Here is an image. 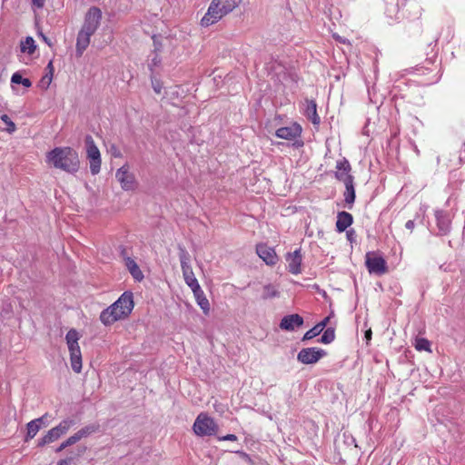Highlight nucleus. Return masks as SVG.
Listing matches in <instances>:
<instances>
[{"mask_svg":"<svg viewBox=\"0 0 465 465\" xmlns=\"http://www.w3.org/2000/svg\"><path fill=\"white\" fill-rule=\"evenodd\" d=\"M134 307V294L124 292L113 304L102 311L100 321L105 326L125 320L132 313Z\"/></svg>","mask_w":465,"mask_h":465,"instance_id":"f257e3e1","label":"nucleus"},{"mask_svg":"<svg viewBox=\"0 0 465 465\" xmlns=\"http://www.w3.org/2000/svg\"><path fill=\"white\" fill-rule=\"evenodd\" d=\"M45 162L50 166L69 173H76L80 167L77 152L69 146L54 148L46 153Z\"/></svg>","mask_w":465,"mask_h":465,"instance_id":"f03ea898","label":"nucleus"},{"mask_svg":"<svg viewBox=\"0 0 465 465\" xmlns=\"http://www.w3.org/2000/svg\"><path fill=\"white\" fill-rule=\"evenodd\" d=\"M242 0H213L207 13L201 20L203 26H209L217 23L227 14L235 9Z\"/></svg>","mask_w":465,"mask_h":465,"instance_id":"7ed1b4c3","label":"nucleus"},{"mask_svg":"<svg viewBox=\"0 0 465 465\" xmlns=\"http://www.w3.org/2000/svg\"><path fill=\"white\" fill-rule=\"evenodd\" d=\"M218 429L214 420L204 412L197 416L193 426V432L200 437L215 435Z\"/></svg>","mask_w":465,"mask_h":465,"instance_id":"20e7f679","label":"nucleus"},{"mask_svg":"<svg viewBox=\"0 0 465 465\" xmlns=\"http://www.w3.org/2000/svg\"><path fill=\"white\" fill-rule=\"evenodd\" d=\"M115 179L120 183L121 188L126 192H134L139 186L135 174L127 163L116 170Z\"/></svg>","mask_w":465,"mask_h":465,"instance_id":"39448f33","label":"nucleus"},{"mask_svg":"<svg viewBox=\"0 0 465 465\" xmlns=\"http://www.w3.org/2000/svg\"><path fill=\"white\" fill-rule=\"evenodd\" d=\"M365 266L371 274L383 275L388 272L387 262L378 252H366Z\"/></svg>","mask_w":465,"mask_h":465,"instance_id":"423d86ee","label":"nucleus"},{"mask_svg":"<svg viewBox=\"0 0 465 465\" xmlns=\"http://www.w3.org/2000/svg\"><path fill=\"white\" fill-rule=\"evenodd\" d=\"M86 158L90 163L92 174H97L101 170L102 159L98 147L91 135L85 137Z\"/></svg>","mask_w":465,"mask_h":465,"instance_id":"0eeeda50","label":"nucleus"},{"mask_svg":"<svg viewBox=\"0 0 465 465\" xmlns=\"http://www.w3.org/2000/svg\"><path fill=\"white\" fill-rule=\"evenodd\" d=\"M180 262L181 267L183 271V275L186 284L192 289H197L199 287V282L194 276L193 269L189 264V254L186 251L182 250L180 253Z\"/></svg>","mask_w":465,"mask_h":465,"instance_id":"6e6552de","label":"nucleus"},{"mask_svg":"<svg viewBox=\"0 0 465 465\" xmlns=\"http://www.w3.org/2000/svg\"><path fill=\"white\" fill-rule=\"evenodd\" d=\"M326 355V351L322 349L311 347L302 349L298 355V361L302 364H314Z\"/></svg>","mask_w":465,"mask_h":465,"instance_id":"1a4fd4ad","label":"nucleus"},{"mask_svg":"<svg viewBox=\"0 0 465 465\" xmlns=\"http://www.w3.org/2000/svg\"><path fill=\"white\" fill-rule=\"evenodd\" d=\"M101 19L102 11L93 6L87 11L81 29L94 34L100 25Z\"/></svg>","mask_w":465,"mask_h":465,"instance_id":"9d476101","label":"nucleus"},{"mask_svg":"<svg viewBox=\"0 0 465 465\" xmlns=\"http://www.w3.org/2000/svg\"><path fill=\"white\" fill-rule=\"evenodd\" d=\"M72 421L63 420L58 426L49 430L47 433L39 440L38 446L52 443L65 434L70 429Z\"/></svg>","mask_w":465,"mask_h":465,"instance_id":"9b49d317","label":"nucleus"},{"mask_svg":"<svg viewBox=\"0 0 465 465\" xmlns=\"http://www.w3.org/2000/svg\"><path fill=\"white\" fill-rule=\"evenodd\" d=\"M256 253L258 256L270 266L275 265L279 260L275 250L267 243H258L256 245Z\"/></svg>","mask_w":465,"mask_h":465,"instance_id":"f8f14e48","label":"nucleus"},{"mask_svg":"<svg viewBox=\"0 0 465 465\" xmlns=\"http://www.w3.org/2000/svg\"><path fill=\"white\" fill-rule=\"evenodd\" d=\"M302 132V126L298 123H292L289 126L278 128L275 135L281 139L292 141L301 137Z\"/></svg>","mask_w":465,"mask_h":465,"instance_id":"ddd939ff","label":"nucleus"},{"mask_svg":"<svg viewBox=\"0 0 465 465\" xmlns=\"http://www.w3.org/2000/svg\"><path fill=\"white\" fill-rule=\"evenodd\" d=\"M336 168L337 172L335 173V177L339 181L342 182L343 183H348L349 182L353 181V177L350 173L351 167L346 159L337 162Z\"/></svg>","mask_w":465,"mask_h":465,"instance_id":"4468645a","label":"nucleus"},{"mask_svg":"<svg viewBox=\"0 0 465 465\" xmlns=\"http://www.w3.org/2000/svg\"><path fill=\"white\" fill-rule=\"evenodd\" d=\"M302 254L300 250H296L293 252H290L286 255V262L288 263V271L292 274H299L302 265Z\"/></svg>","mask_w":465,"mask_h":465,"instance_id":"2eb2a0df","label":"nucleus"},{"mask_svg":"<svg viewBox=\"0 0 465 465\" xmlns=\"http://www.w3.org/2000/svg\"><path fill=\"white\" fill-rule=\"evenodd\" d=\"M303 324V319L299 314H290L283 317L280 322V328L285 331H293Z\"/></svg>","mask_w":465,"mask_h":465,"instance_id":"dca6fc26","label":"nucleus"},{"mask_svg":"<svg viewBox=\"0 0 465 465\" xmlns=\"http://www.w3.org/2000/svg\"><path fill=\"white\" fill-rule=\"evenodd\" d=\"M93 35H94L93 33H90V32H87V31H84L82 29L79 31V33L77 35L76 46H75L76 47V54L78 57L83 55L84 52L86 50V48L90 45V39Z\"/></svg>","mask_w":465,"mask_h":465,"instance_id":"f3484780","label":"nucleus"},{"mask_svg":"<svg viewBox=\"0 0 465 465\" xmlns=\"http://www.w3.org/2000/svg\"><path fill=\"white\" fill-rule=\"evenodd\" d=\"M66 343L70 353L81 351L78 341L80 334L75 329L68 331L65 336Z\"/></svg>","mask_w":465,"mask_h":465,"instance_id":"a211bd4d","label":"nucleus"},{"mask_svg":"<svg viewBox=\"0 0 465 465\" xmlns=\"http://www.w3.org/2000/svg\"><path fill=\"white\" fill-rule=\"evenodd\" d=\"M353 217L347 212H340L337 215L336 230L339 232H344L348 227L352 224Z\"/></svg>","mask_w":465,"mask_h":465,"instance_id":"6ab92c4d","label":"nucleus"},{"mask_svg":"<svg viewBox=\"0 0 465 465\" xmlns=\"http://www.w3.org/2000/svg\"><path fill=\"white\" fill-rule=\"evenodd\" d=\"M305 116L314 124L319 125L321 118L317 113V104L314 100H306Z\"/></svg>","mask_w":465,"mask_h":465,"instance_id":"aec40b11","label":"nucleus"},{"mask_svg":"<svg viewBox=\"0 0 465 465\" xmlns=\"http://www.w3.org/2000/svg\"><path fill=\"white\" fill-rule=\"evenodd\" d=\"M46 416H47V414H45L40 418H37L35 420H33L27 423V425H26L27 432H26L25 441H28L29 440H32L33 438H35V436L37 434V432L41 429L44 419Z\"/></svg>","mask_w":465,"mask_h":465,"instance_id":"412c9836","label":"nucleus"},{"mask_svg":"<svg viewBox=\"0 0 465 465\" xmlns=\"http://www.w3.org/2000/svg\"><path fill=\"white\" fill-rule=\"evenodd\" d=\"M196 300L197 304L201 307L203 312L205 314H208L210 312V303L208 299L205 297L203 291L201 286L197 287V289L192 290Z\"/></svg>","mask_w":465,"mask_h":465,"instance_id":"4be33fe9","label":"nucleus"},{"mask_svg":"<svg viewBox=\"0 0 465 465\" xmlns=\"http://www.w3.org/2000/svg\"><path fill=\"white\" fill-rule=\"evenodd\" d=\"M93 431H94V430L91 429L90 427H85V428L81 429L76 433H74V435L70 436L66 440H64L62 443V448H66L68 446H71V445L76 443L81 439H83L84 437H86L87 435H89Z\"/></svg>","mask_w":465,"mask_h":465,"instance_id":"5701e85b","label":"nucleus"},{"mask_svg":"<svg viewBox=\"0 0 465 465\" xmlns=\"http://www.w3.org/2000/svg\"><path fill=\"white\" fill-rule=\"evenodd\" d=\"M125 266L135 281L141 282L143 279V274L134 259L127 258L125 260Z\"/></svg>","mask_w":465,"mask_h":465,"instance_id":"b1692460","label":"nucleus"},{"mask_svg":"<svg viewBox=\"0 0 465 465\" xmlns=\"http://www.w3.org/2000/svg\"><path fill=\"white\" fill-rule=\"evenodd\" d=\"M153 45H154V50H153V57L151 60V63L149 64V69L153 71L154 68L159 67L162 64V57H161V44L156 41V37H153Z\"/></svg>","mask_w":465,"mask_h":465,"instance_id":"393cba45","label":"nucleus"},{"mask_svg":"<svg viewBox=\"0 0 465 465\" xmlns=\"http://www.w3.org/2000/svg\"><path fill=\"white\" fill-rule=\"evenodd\" d=\"M20 49L22 53H26L28 54H34L36 49L34 38L31 36L25 37V40L21 41Z\"/></svg>","mask_w":465,"mask_h":465,"instance_id":"a878e982","label":"nucleus"},{"mask_svg":"<svg viewBox=\"0 0 465 465\" xmlns=\"http://www.w3.org/2000/svg\"><path fill=\"white\" fill-rule=\"evenodd\" d=\"M436 218L438 222V225L441 232H446L449 231L450 226V219L444 214L443 212L438 211L436 212Z\"/></svg>","mask_w":465,"mask_h":465,"instance_id":"bb28decb","label":"nucleus"},{"mask_svg":"<svg viewBox=\"0 0 465 465\" xmlns=\"http://www.w3.org/2000/svg\"><path fill=\"white\" fill-rule=\"evenodd\" d=\"M345 192H344V201L346 203L351 205L355 201V190L353 185V181L349 182L348 183H344Z\"/></svg>","mask_w":465,"mask_h":465,"instance_id":"cd10ccee","label":"nucleus"},{"mask_svg":"<svg viewBox=\"0 0 465 465\" xmlns=\"http://www.w3.org/2000/svg\"><path fill=\"white\" fill-rule=\"evenodd\" d=\"M71 366L74 372L79 373L82 370L81 351L70 353Z\"/></svg>","mask_w":465,"mask_h":465,"instance_id":"c85d7f7f","label":"nucleus"},{"mask_svg":"<svg viewBox=\"0 0 465 465\" xmlns=\"http://www.w3.org/2000/svg\"><path fill=\"white\" fill-rule=\"evenodd\" d=\"M414 347L419 351H428V352L431 351L430 342L426 338L417 337L415 339V341H414Z\"/></svg>","mask_w":465,"mask_h":465,"instance_id":"c756f323","label":"nucleus"},{"mask_svg":"<svg viewBox=\"0 0 465 465\" xmlns=\"http://www.w3.org/2000/svg\"><path fill=\"white\" fill-rule=\"evenodd\" d=\"M335 339V330L333 328H327L322 335L320 341L324 344L332 342Z\"/></svg>","mask_w":465,"mask_h":465,"instance_id":"7c9ffc66","label":"nucleus"},{"mask_svg":"<svg viewBox=\"0 0 465 465\" xmlns=\"http://www.w3.org/2000/svg\"><path fill=\"white\" fill-rule=\"evenodd\" d=\"M11 82L16 84H21L25 87H30L32 85V82L30 81V79L23 78V76L18 72L13 74L11 77Z\"/></svg>","mask_w":465,"mask_h":465,"instance_id":"2f4dec72","label":"nucleus"},{"mask_svg":"<svg viewBox=\"0 0 465 465\" xmlns=\"http://www.w3.org/2000/svg\"><path fill=\"white\" fill-rule=\"evenodd\" d=\"M277 294H278V292L273 285L268 284L263 287V293H262L263 299L272 298V297H275Z\"/></svg>","mask_w":465,"mask_h":465,"instance_id":"473e14b6","label":"nucleus"},{"mask_svg":"<svg viewBox=\"0 0 465 465\" xmlns=\"http://www.w3.org/2000/svg\"><path fill=\"white\" fill-rule=\"evenodd\" d=\"M1 120L5 124V131L9 134H12L15 131L16 126L15 123L10 119L7 114L1 115Z\"/></svg>","mask_w":465,"mask_h":465,"instance_id":"72a5a7b5","label":"nucleus"},{"mask_svg":"<svg viewBox=\"0 0 465 465\" xmlns=\"http://www.w3.org/2000/svg\"><path fill=\"white\" fill-rule=\"evenodd\" d=\"M322 331L317 325H315L305 332V334L302 337V341H309L318 336Z\"/></svg>","mask_w":465,"mask_h":465,"instance_id":"f704fd0d","label":"nucleus"},{"mask_svg":"<svg viewBox=\"0 0 465 465\" xmlns=\"http://www.w3.org/2000/svg\"><path fill=\"white\" fill-rule=\"evenodd\" d=\"M53 81V76L45 74L39 81L38 86L43 90H47Z\"/></svg>","mask_w":465,"mask_h":465,"instance_id":"c9c22d12","label":"nucleus"},{"mask_svg":"<svg viewBox=\"0 0 465 465\" xmlns=\"http://www.w3.org/2000/svg\"><path fill=\"white\" fill-rule=\"evenodd\" d=\"M33 6L36 9H42L45 6V0H31Z\"/></svg>","mask_w":465,"mask_h":465,"instance_id":"e433bc0d","label":"nucleus"},{"mask_svg":"<svg viewBox=\"0 0 465 465\" xmlns=\"http://www.w3.org/2000/svg\"><path fill=\"white\" fill-rule=\"evenodd\" d=\"M219 440H230V441H235L237 440V437L234 434H227L223 437H220Z\"/></svg>","mask_w":465,"mask_h":465,"instance_id":"4c0bfd02","label":"nucleus"},{"mask_svg":"<svg viewBox=\"0 0 465 465\" xmlns=\"http://www.w3.org/2000/svg\"><path fill=\"white\" fill-rule=\"evenodd\" d=\"M45 70L47 71L46 74L53 76L54 77V64H53V61H50L45 68Z\"/></svg>","mask_w":465,"mask_h":465,"instance_id":"58836bf2","label":"nucleus"},{"mask_svg":"<svg viewBox=\"0 0 465 465\" xmlns=\"http://www.w3.org/2000/svg\"><path fill=\"white\" fill-rule=\"evenodd\" d=\"M111 153H112V155L115 158L122 157V153H121L120 150L117 147H115L114 145H113L111 147Z\"/></svg>","mask_w":465,"mask_h":465,"instance_id":"ea45409f","label":"nucleus"},{"mask_svg":"<svg viewBox=\"0 0 465 465\" xmlns=\"http://www.w3.org/2000/svg\"><path fill=\"white\" fill-rule=\"evenodd\" d=\"M330 321V316L324 318L322 322H320L319 323H317L316 325L322 330L323 331L324 328L327 326L328 322Z\"/></svg>","mask_w":465,"mask_h":465,"instance_id":"a19ab883","label":"nucleus"},{"mask_svg":"<svg viewBox=\"0 0 465 465\" xmlns=\"http://www.w3.org/2000/svg\"><path fill=\"white\" fill-rule=\"evenodd\" d=\"M153 88L156 94H161L162 84L159 81L153 82Z\"/></svg>","mask_w":465,"mask_h":465,"instance_id":"79ce46f5","label":"nucleus"},{"mask_svg":"<svg viewBox=\"0 0 465 465\" xmlns=\"http://www.w3.org/2000/svg\"><path fill=\"white\" fill-rule=\"evenodd\" d=\"M346 236H347V239L352 242L354 241V236H355V232L354 230H349L346 232Z\"/></svg>","mask_w":465,"mask_h":465,"instance_id":"37998d69","label":"nucleus"},{"mask_svg":"<svg viewBox=\"0 0 465 465\" xmlns=\"http://www.w3.org/2000/svg\"><path fill=\"white\" fill-rule=\"evenodd\" d=\"M73 458H66L58 461L57 465H70Z\"/></svg>","mask_w":465,"mask_h":465,"instance_id":"c03bdc74","label":"nucleus"},{"mask_svg":"<svg viewBox=\"0 0 465 465\" xmlns=\"http://www.w3.org/2000/svg\"><path fill=\"white\" fill-rule=\"evenodd\" d=\"M371 335H372V331H371V329H369V330H367V331H365L364 336H365V339H366L367 343H369V341L371 340Z\"/></svg>","mask_w":465,"mask_h":465,"instance_id":"a18cd8bd","label":"nucleus"},{"mask_svg":"<svg viewBox=\"0 0 465 465\" xmlns=\"http://www.w3.org/2000/svg\"><path fill=\"white\" fill-rule=\"evenodd\" d=\"M405 227L411 232L413 230V228H414V222L412 220H409L405 223Z\"/></svg>","mask_w":465,"mask_h":465,"instance_id":"49530a36","label":"nucleus"},{"mask_svg":"<svg viewBox=\"0 0 465 465\" xmlns=\"http://www.w3.org/2000/svg\"><path fill=\"white\" fill-rule=\"evenodd\" d=\"M42 38L49 46H52V43L45 35H42Z\"/></svg>","mask_w":465,"mask_h":465,"instance_id":"de8ad7c7","label":"nucleus"},{"mask_svg":"<svg viewBox=\"0 0 465 465\" xmlns=\"http://www.w3.org/2000/svg\"><path fill=\"white\" fill-rule=\"evenodd\" d=\"M64 448H62V444L56 449V452H60L64 450Z\"/></svg>","mask_w":465,"mask_h":465,"instance_id":"09e8293b","label":"nucleus"}]
</instances>
